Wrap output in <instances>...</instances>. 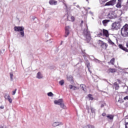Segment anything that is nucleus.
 Wrapping results in <instances>:
<instances>
[{
    "mask_svg": "<svg viewBox=\"0 0 128 128\" xmlns=\"http://www.w3.org/2000/svg\"><path fill=\"white\" fill-rule=\"evenodd\" d=\"M14 30L15 32H20V34L21 38H24V28L22 26H14Z\"/></svg>",
    "mask_w": 128,
    "mask_h": 128,
    "instance_id": "nucleus-1",
    "label": "nucleus"
},
{
    "mask_svg": "<svg viewBox=\"0 0 128 128\" xmlns=\"http://www.w3.org/2000/svg\"><path fill=\"white\" fill-rule=\"evenodd\" d=\"M121 34L122 36H128V25L126 24L121 29Z\"/></svg>",
    "mask_w": 128,
    "mask_h": 128,
    "instance_id": "nucleus-2",
    "label": "nucleus"
},
{
    "mask_svg": "<svg viewBox=\"0 0 128 128\" xmlns=\"http://www.w3.org/2000/svg\"><path fill=\"white\" fill-rule=\"evenodd\" d=\"M83 34L84 38H86V40H87V42H90V40L92 39V38H90V32H88V28L84 30Z\"/></svg>",
    "mask_w": 128,
    "mask_h": 128,
    "instance_id": "nucleus-3",
    "label": "nucleus"
},
{
    "mask_svg": "<svg viewBox=\"0 0 128 128\" xmlns=\"http://www.w3.org/2000/svg\"><path fill=\"white\" fill-rule=\"evenodd\" d=\"M112 30H118L120 28V23L118 22H114L112 24Z\"/></svg>",
    "mask_w": 128,
    "mask_h": 128,
    "instance_id": "nucleus-4",
    "label": "nucleus"
},
{
    "mask_svg": "<svg viewBox=\"0 0 128 128\" xmlns=\"http://www.w3.org/2000/svg\"><path fill=\"white\" fill-rule=\"evenodd\" d=\"M70 26H66L65 27V38H68L70 34Z\"/></svg>",
    "mask_w": 128,
    "mask_h": 128,
    "instance_id": "nucleus-5",
    "label": "nucleus"
},
{
    "mask_svg": "<svg viewBox=\"0 0 128 128\" xmlns=\"http://www.w3.org/2000/svg\"><path fill=\"white\" fill-rule=\"evenodd\" d=\"M116 0H111L110 1L107 2L105 6H114L116 4Z\"/></svg>",
    "mask_w": 128,
    "mask_h": 128,
    "instance_id": "nucleus-6",
    "label": "nucleus"
},
{
    "mask_svg": "<svg viewBox=\"0 0 128 128\" xmlns=\"http://www.w3.org/2000/svg\"><path fill=\"white\" fill-rule=\"evenodd\" d=\"M36 78L38 79V80H42V78H44V75L42 74V72H38L36 74Z\"/></svg>",
    "mask_w": 128,
    "mask_h": 128,
    "instance_id": "nucleus-7",
    "label": "nucleus"
},
{
    "mask_svg": "<svg viewBox=\"0 0 128 128\" xmlns=\"http://www.w3.org/2000/svg\"><path fill=\"white\" fill-rule=\"evenodd\" d=\"M5 100H8L10 104L12 102V100L10 98L9 94H6L4 96Z\"/></svg>",
    "mask_w": 128,
    "mask_h": 128,
    "instance_id": "nucleus-8",
    "label": "nucleus"
},
{
    "mask_svg": "<svg viewBox=\"0 0 128 128\" xmlns=\"http://www.w3.org/2000/svg\"><path fill=\"white\" fill-rule=\"evenodd\" d=\"M64 124V123L62 122H54L52 124V126L56 127V126H62Z\"/></svg>",
    "mask_w": 128,
    "mask_h": 128,
    "instance_id": "nucleus-9",
    "label": "nucleus"
},
{
    "mask_svg": "<svg viewBox=\"0 0 128 128\" xmlns=\"http://www.w3.org/2000/svg\"><path fill=\"white\" fill-rule=\"evenodd\" d=\"M63 102L64 100L62 99H59L58 100H54V104H58V106H60Z\"/></svg>",
    "mask_w": 128,
    "mask_h": 128,
    "instance_id": "nucleus-10",
    "label": "nucleus"
},
{
    "mask_svg": "<svg viewBox=\"0 0 128 128\" xmlns=\"http://www.w3.org/2000/svg\"><path fill=\"white\" fill-rule=\"evenodd\" d=\"M49 4L50 6H56V4H58V1L56 0H50Z\"/></svg>",
    "mask_w": 128,
    "mask_h": 128,
    "instance_id": "nucleus-11",
    "label": "nucleus"
},
{
    "mask_svg": "<svg viewBox=\"0 0 128 128\" xmlns=\"http://www.w3.org/2000/svg\"><path fill=\"white\" fill-rule=\"evenodd\" d=\"M103 34L104 36H105L106 38H108V31L104 29H103Z\"/></svg>",
    "mask_w": 128,
    "mask_h": 128,
    "instance_id": "nucleus-12",
    "label": "nucleus"
},
{
    "mask_svg": "<svg viewBox=\"0 0 128 128\" xmlns=\"http://www.w3.org/2000/svg\"><path fill=\"white\" fill-rule=\"evenodd\" d=\"M119 48H121V50H124V52H128V50L126 47H124L122 44L119 45Z\"/></svg>",
    "mask_w": 128,
    "mask_h": 128,
    "instance_id": "nucleus-13",
    "label": "nucleus"
},
{
    "mask_svg": "<svg viewBox=\"0 0 128 128\" xmlns=\"http://www.w3.org/2000/svg\"><path fill=\"white\" fill-rule=\"evenodd\" d=\"M101 46H102V48H104V50H106V48H108V44L102 42L101 44Z\"/></svg>",
    "mask_w": 128,
    "mask_h": 128,
    "instance_id": "nucleus-14",
    "label": "nucleus"
},
{
    "mask_svg": "<svg viewBox=\"0 0 128 128\" xmlns=\"http://www.w3.org/2000/svg\"><path fill=\"white\" fill-rule=\"evenodd\" d=\"M86 85L84 84L80 85V88H81V90H84V92H86Z\"/></svg>",
    "mask_w": 128,
    "mask_h": 128,
    "instance_id": "nucleus-15",
    "label": "nucleus"
},
{
    "mask_svg": "<svg viewBox=\"0 0 128 128\" xmlns=\"http://www.w3.org/2000/svg\"><path fill=\"white\" fill-rule=\"evenodd\" d=\"M110 22L109 20H105L102 21V24L104 26H106V24Z\"/></svg>",
    "mask_w": 128,
    "mask_h": 128,
    "instance_id": "nucleus-16",
    "label": "nucleus"
},
{
    "mask_svg": "<svg viewBox=\"0 0 128 128\" xmlns=\"http://www.w3.org/2000/svg\"><path fill=\"white\" fill-rule=\"evenodd\" d=\"M116 72V68H110L108 70V72L110 73V72Z\"/></svg>",
    "mask_w": 128,
    "mask_h": 128,
    "instance_id": "nucleus-17",
    "label": "nucleus"
},
{
    "mask_svg": "<svg viewBox=\"0 0 128 128\" xmlns=\"http://www.w3.org/2000/svg\"><path fill=\"white\" fill-rule=\"evenodd\" d=\"M114 60H115V59L114 58H112L110 62H108V64H112V66H114Z\"/></svg>",
    "mask_w": 128,
    "mask_h": 128,
    "instance_id": "nucleus-18",
    "label": "nucleus"
},
{
    "mask_svg": "<svg viewBox=\"0 0 128 128\" xmlns=\"http://www.w3.org/2000/svg\"><path fill=\"white\" fill-rule=\"evenodd\" d=\"M116 8H122V2L118 1V2L116 5Z\"/></svg>",
    "mask_w": 128,
    "mask_h": 128,
    "instance_id": "nucleus-19",
    "label": "nucleus"
},
{
    "mask_svg": "<svg viewBox=\"0 0 128 128\" xmlns=\"http://www.w3.org/2000/svg\"><path fill=\"white\" fill-rule=\"evenodd\" d=\"M106 117L109 120H114V115H112V114H109V115L107 116Z\"/></svg>",
    "mask_w": 128,
    "mask_h": 128,
    "instance_id": "nucleus-20",
    "label": "nucleus"
},
{
    "mask_svg": "<svg viewBox=\"0 0 128 128\" xmlns=\"http://www.w3.org/2000/svg\"><path fill=\"white\" fill-rule=\"evenodd\" d=\"M83 128H94V126L89 124L84 126Z\"/></svg>",
    "mask_w": 128,
    "mask_h": 128,
    "instance_id": "nucleus-21",
    "label": "nucleus"
},
{
    "mask_svg": "<svg viewBox=\"0 0 128 128\" xmlns=\"http://www.w3.org/2000/svg\"><path fill=\"white\" fill-rule=\"evenodd\" d=\"M108 44H112V46H114V42H112V40H110V39L108 38Z\"/></svg>",
    "mask_w": 128,
    "mask_h": 128,
    "instance_id": "nucleus-22",
    "label": "nucleus"
},
{
    "mask_svg": "<svg viewBox=\"0 0 128 128\" xmlns=\"http://www.w3.org/2000/svg\"><path fill=\"white\" fill-rule=\"evenodd\" d=\"M67 80L69 82H72V76H67Z\"/></svg>",
    "mask_w": 128,
    "mask_h": 128,
    "instance_id": "nucleus-23",
    "label": "nucleus"
},
{
    "mask_svg": "<svg viewBox=\"0 0 128 128\" xmlns=\"http://www.w3.org/2000/svg\"><path fill=\"white\" fill-rule=\"evenodd\" d=\"M124 90H125V92H124V94H126V92H128V86H124Z\"/></svg>",
    "mask_w": 128,
    "mask_h": 128,
    "instance_id": "nucleus-24",
    "label": "nucleus"
},
{
    "mask_svg": "<svg viewBox=\"0 0 128 128\" xmlns=\"http://www.w3.org/2000/svg\"><path fill=\"white\" fill-rule=\"evenodd\" d=\"M60 108H66V106H64V101L60 104Z\"/></svg>",
    "mask_w": 128,
    "mask_h": 128,
    "instance_id": "nucleus-25",
    "label": "nucleus"
},
{
    "mask_svg": "<svg viewBox=\"0 0 128 128\" xmlns=\"http://www.w3.org/2000/svg\"><path fill=\"white\" fill-rule=\"evenodd\" d=\"M114 86H116L115 87L116 90H118V88H120V86H118V83L114 82Z\"/></svg>",
    "mask_w": 128,
    "mask_h": 128,
    "instance_id": "nucleus-26",
    "label": "nucleus"
},
{
    "mask_svg": "<svg viewBox=\"0 0 128 128\" xmlns=\"http://www.w3.org/2000/svg\"><path fill=\"white\" fill-rule=\"evenodd\" d=\"M59 84L60 86H64V80H61L59 82Z\"/></svg>",
    "mask_w": 128,
    "mask_h": 128,
    "instance_id": "nucleus-27",
    "label": "nucleus"
},
{
    "mask_svg": "<svg viewBox=\"0 0 128 128\" xmlns=\"http://www.w3.org/2000/svg\"><path fill=\"white\" fill-rule=\"evenodd\" d=\"M88 98H89L90 100H94V98H92V95L91 94H89L88 95Z\"/></svg>",
    "mask_w": 128,
    "mask_h": 128,
    "instance_id": "nucleus-28",
    "label": "nucleus"
},
{
    "mask_svg": "<svg viewBox=\"0 0 128 128\" xmlns=\"http://www.w3.org/2000/svg\"><path fill=\"white\" fill-rule=\"evenodd\" d=\"M10 78L11 80H14V74L12 72L10 73Z\"/></svg>",
    "mask_w": 128,
    "mask_h": 128,
    "instance_id": "nucleus-29",
    "label": "nucleus"
},
{
    "mask_svg": "<svg viewBox=\"0 0 128 128\" xmlns=\"http://www.w3.org/2000/svg\"><path fill=\"white\" fill-rule=\"evenodd\" d=\"M48 96H54V94L52 92H50L48 93Z\"/></svg>",
    "mask_w": 128,
    "mask_h": 128,
    "instance_id": "nucleus-30",
    "label": "nucleus"
},
{
    "mask_svg": "<svg viewBox=\"0 0 128 128\" xmlns=\"http://www.w3.org/2000/svg\"><path fill=\"white\" fill-rule=\"evenodd\" d=\"M70 20L71 22H74V16H70Z\"/></svg>",
    "mask_w": 128,
    "mask_h": 128,
    "instance_id": "nucleus-31",
    "label": "nucleus"
},
{
    "mask_svg": "<svg viewBox=\"0 0 128 128\" xmlns=\"http://www.w3.org/2000/svg\"><path fill=\"white\" fill-rule=\"evenodd\" d=\"M94 60L95 62H100V61L96 58H94Z\"/></svg>",
    "mask_w": 128,
    "mask_h": 128,
    "instance_id": "nucleus-32",
    "label": "nucleus"
},
{
    "mask_svg": "<svg viewBox=\"0 0 128 128\" xmlns=\"http://www.w3.org/2000/svg\"><path fill=\"white\" fill-rule=\"evenodd\" d=\"M78 87L76 86H73V90H78Z\"/></svg>",
    "mask_w": 128,
    "mask_h": 128,
    "instance_id": "nucleus-33",
    "label": "nucleus"
},
{
    "mask_svg": "<svg viewBox=\"0 0 128 128\" xmlns=\"http://www.w3.org/2000/svg\"><path fill=\"white\" fill-rule=\"evenodd\" d=\"M12 96H14V94H16V89H15L14 91L12 92Z\"/></svg>",
    "mask_w": 128,
    "mask_h": 128,
    "instance_id": "nucleus-34",
    "label": "nucleus"
},
{
    "mask_svg": "<svg viewBox=\"0 0 128 128\" xmlns=\"http://www.w3.org/2000/svg\"><path fill=\"white\" fill-rule=\"evenodd\" d=\"M0 128H6V125L2 124L0 126Z\"/></svg>",
    "mask_w": 128,
    "mask_h": 128,
    "instance_id": "nucleus-35",
    "label": "nucleus"
},
{
    "mask_svg": "<svg viewBox=\"0 0 128 128\" xmlns=\"http://www.w3.org/2000/svg\"><path fill=\"white\" fill-rule=\"evenodd\" d=\"M90 110H91V112H95V110H94V108H90Z\"/></svg>",
    "mask_w": 128,
    "mask_h": 128,
    "instance_id": "nucleus-36",
    "label": "nucleus"
},
{
    "mask_svg": "<svg viewBox=\"0 0 128 128\" xmlns=\"http://www.w3.org/2000/svg\"><path fill=\"white\" fill-rule=\"evenodd\" d=\"M64 8H65V10H68V6L66 5V4L64 3Z\"/></svg>",
    "mask_w": 128,
    "mask_h": 128,
    "instance_id": "nucleus-37",
    "label": "nucleus"
},
{
    "mask_svg": "<svg viewBox=\"0 0 128 128\" xmlns=\"http://www.w3.org/2000/svg\"><path fill=\"white\" fill-rule=\"evenodd\" d=\"M74 88V86L72 85H69V88H70V90H72Z\"/></svg>",
    "mask_w": 128,
    "mask_h": 128,
    "instance_id": "nucleus-38",
    "label": "nucleus"
},
{
    "mask_svg": "<svg viewBox=\"0 0 128 128\" xmlns=\"http://www.w3.org/2000/svg\"><path fill=\"white\" fill-rule=\"evenodd\" d=\"M100 32L99 33L98 36H102V30H100Z\"/></svg>",
    "mask_w": 128,
    "mask_h": 128,
    "instance_id": "nucleus-39",
    "label": "nucleus"
},
{
    "mask_svg": "<svg viewBox=\"0 0 128 128\" xmlns=\"http://www.w3.org/2000/svg\"><path fill=\"white\" fill-rule=\"evenodd\" d=\"M125 128H128V122L126 123V124H125Z\"/></svg>",
    "mask_w": 128,
    "mask_h": 128,
    "instance_id": "nucleus-40",
    "label": "nucleus"
},
{
    "mask_svg": "<svg viewBox=\"0 0 128 128\" xmlns=\"http://www.w3.org/2000/svg\"><path fill=\"white\" fill-rule=\"evenodd\" d=\"M124 100H128V96H126L124 98Z\"/></svg>",
    "mask_w": 128,
    "mask_h": 128,
    "instance_id": "nucleus-41",
    "label": "nucleus"
},
{
    "mask_svg": "<svg viewBox=\"0 0 128 128\" xmlns=\"http://www.w3.org/2000/svg\"><path fill=\"white\" fill-rule=\"evenodd\" d=\"M104 106H106V104H101V108H104Z\"/></svg>",
    "mask_w": 128,
    "mask_h": 128,
    "instance_id": "nucleus-42",
    "label": "nucleus"
},
{
    "mask_svg": "<svg viewBox=\"0 0 128 128\" xmlns=\"http://www.w3.org/2000/svg\"><path fill=\"white\" fill-rule=\"evenodd\" d=\"M0 108H1V110H4V106H0Z\"/></svg>",
    "mask_w": 128,
    "mask_h": 128,
    "instance_id": "nucleus-43",
    "label": "nucleus"
},
{
    "mask_svg": "<svg viewBox=\"0 0 128 128\" xmlns=\"http://www.w3.org/2000/svg\"><path fill=\"white\" fill-rule=\"evenodd\" d=\"M4 49H2V50H1V54H4Z\"/></svg>",
    "mask_w": 128,
    "mask_h": 128,
    "instance_id": "nucleus-44",
    "label": "nucleus"
},
{
    "mask_svg": "<svg viewBox=\"0 0 128 128\" xmlns=\"http://www.w3.org/2000/svg\"><path fill=\"white\" fill-rule=\"evenodd\" d=\"M102 116H106V113H103L102 114Z\"/></svg>",
    "mask_w": 128,
    "mask_h": 128,
    "instance_id": "nucleus-45",
    "label": "nucleus"
},
{
    "mask_svg": "<svg viewBox=\"0 0 128 128\" xmlns=\"http://www.w3.org/2000/svg\"><path fill=\"white\" fill-rule=\"evenodd\" d=\"M88 66H87V68H88V70H90V68L88 67Z\"/></svg>",
    "mask_w": 128,
    "mask_h": 128,
    "instance_id": "nucleus-46",
    "label": "nucleus"
},
{
    "mask_svg": "<svg viewBox=\"0 0 128 128\" xmlns=\"http://www.w3.org/2000/svg\"><path fill=\"white\" fill-rule=\"evenodd\" d=\"M118 2H122V0H118Z\"/></svg>",
    "mask_w": 128,
    "mask_h": 128,
    "instance_id": "nucleus-47",
    "label": "nucleus"
},
{
    "mask_svg": "<svg viewBox=\"0 0 128 128\" xmlns=\"http://www.w3.org/2000/svg\"><path fill=\"white\" fill-rule=\"evenodd\" d=\"M76 6V8H80V6H78V5H77Z\"/></svg>",
    "mask_w": 128,
    "mask_h": 128,
    "instance_id": "nucleus-48",
    "label": "nucleus"
},
{
    "mask_svg": "<svg viewBox=\"0 0 128 128\" xmlns=\"http://www.w3.org/2000/svg\"><path fill=\"white\" fill-rule=\"evenodd\" d=\"M81 24H84V21L82 20V21L81 22Z\"/></svg>",
    "mask_w": 128,
    "mask_h": 128,
    "instance_id": "nucleus-49",
    "label": "nucleus"
},
{
    "mask_svg": "<svg viewBox=\"0 0 128 128\" xmlns=\"http://www.w3.org/2000/svg\"><path fill=\"white\" fill-rule=\"evenodd\" d=\"M86 2H88V0H86Z\"/></svg>",
    "mask_w": 128,
    "mask_h": 128,
    "instance_id": "nucleus-50",
    "label": "nucleus"
},
{
    "mask_svg": "<svg viewBox=\"0 0 128 128\" xmlns=\"http://www.w3.org/2000/svg\"><path fill=\"white\" fill-rule=\"evenodd\" d=\"M68 18H70V17H68Z\"/></svg>",
    "mask_w": 128,
    "mask_h": 128,
    "instance_id": "nucleus-51",
    "label": "nucleus"
}]
</instances>
